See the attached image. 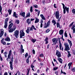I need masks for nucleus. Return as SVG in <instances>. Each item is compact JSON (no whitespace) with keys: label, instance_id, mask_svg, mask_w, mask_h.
<instances>
[{"label":"nucleus","instance_id":"1","mask_svg":"<svg viewBox=\"0 0 75 75\" xmlns=\"http://www.w3.org/2000/svg\"><path fill=\"white\" fill-rule=\"evenodd\" d=\"M55 16L56 17V18L58 19L57 22H59L61 18V16L59 18V11H57L55 13H54Z\"/></svg>","mask_w":75,"mask_h":75},{"label":"nucleus","instance_id":"2","mask_svg":"<svg viewBox=\"0 0 75 75\" xmlns=\"http://www.w3.org/2000/svg\"><path fill=\"white\" fill-rule=\"evenodd\" d=\"M64 45L65 46V51H69V50H70V48L69 47V45L67 43H64Z\"/></svg>","mask_w":75,"mask_h":75},{"label":"nucleus","instance_id":"3","mask_svg":"<svg viewBox=\"0 0 75 75\" xmlns=\"http://www.w3.org/2000/svg\"><path fill=\"white\" fill-rule=\"evenodd\" d=\"M20 38H23V37H24V35H25V33L24 32V30H20Z\"/></svg>","mask_w":75,"mask_h":75},{"label":"nucleus","instance_id":"4","mask_svg":"<svg viewBox=\"0 0 75 75\" xmlns=\"http://www.w3.org/2000/svg\"><path fill=\"white\" fill-rule=\"evenodd\" d=\"M50 21H49L47 23H45L44 24V28H47L48 26L50 25Z\"/></svg>","mask_w":75,"mask_h":75},{"label":"nucleus","instance_id":"5","mask_svg":"<svg viewBox=\"0 0 75 75\" xmlns=\"http://www.w3.org/2000/svg\"><path fill=\"white\" fill-rule=\"evenodd\" d=\"M58 39H57L56 38H54L52 40V41H53V42H55L53 44V45H56L57 44V42H58Z\"/></svg>","mask_w":75,"mask_h":75},{"label":"nucleus","instance_id":"6","mask_svg":"<svg viewBox=\"0 0 75 75\" xmlns=\"http://www.w3.org/2000/svg\"><path fill=\"white\" fill-rule=\"evenodd\" d=\"M58 39H59V49L60 50H62V51H63V50H64V48H63V47H62V44L61 42V41H60V39L59 38ZM61 47H62V49H61Z\"/></svg>","mask_w":75,"mask_h":75},{"label":"nucleus","instance_id":"7","mask_svg":"<svg viewBox=\"0 0 75 75\" xmlns=\"http://www.w3.org/2000/svg\"><path fill=\"white\" fill-rule=\"evenodd\" d=\"M18 35H19V32L18 30H16L14 32V35L15 36L16 38H18Z\"/></svg>","mask_w":75,"mask_h":75},{"label":"nucleus","instance_id":"8","mask_svg":"<svg viewBox=\"0 0 75 75\" xmlns=\"http://www.w3.org/2000/svg\"><path fill=\"white\" fill-rule=\"evenodd\" d=\"M56 55L58 58H61V52H59L58 50L56 51Z\"/></svg>","mask_w":75,"mask_h":75},{"label":"nucleus","instance_id":"9","mask_svg":"<svg viewBox=\"0 0 75 75\" xmlns=\"http://www.w3.org/2000/svg\"><path fill=\"white\" fill-rule=\"evenodd\" d=\"M8 20V18H7L5 21V25L4 26V27L5 28H7V22Z\"/></svg>","mask_w":75,"mask_h":75},{"label":"nucleus","instance_id":"10","mask_svg":"<svg viewBox=\"0 0 75 75\" xmlns=\"http://www.w3.org/2000/svg\"><path fill=\"white\" fill-rule=\"evenodd\" d=\"M63 6V9H66V11H67V13H68L69 12V8H67V6H65V5L63 3H62Z\"/></svg>","mask_w":75,"mask_h":75},{"label":"nucleus","instance_id":"11","mask_svg":"<svg viewBox=\"0 0 75 75\" xmlns=\"http://www.w3.org/2000/svg\"><path fill=\"white\" fill-rule=\"evenodd\" d=\"M16 29V28H11L8 30L9 33H13L14 31H15V30Z\"/></svg>","mask_w":75,"mask_h":75},{"label":"nucleus","instance_id":"12","mask_svg":"<svg viewBox=\"0 0 75 75\" xmlns=\"http://www.w3.org/2000/svg\"><path fill=\"white\" fill-rule=\"evenodd\" d=\"M1 33H0V37H1L4 34V30L3 29H1Z\"/></svg>","mask_w":75,"mask_h":75},{"label":"nucleus","instance_id":"13","mask_svg":"<svg viewBox=\"0 0 75 75\" xmlns=\"http://www.w3.org/2000/svg\"><path fill=\"white\" fill-rule=\"evenodd\" d=\"M9 64H10V68L11 70H13V63L11 62H9Z\"/></svg>","mask_w":75,"mask_h":75},{"label":"nucleus","instance_id":"14","mask_svg":"<svg viewBox=\"0 0 75 75\" xmlns=\"http://www.w3.org/2000/svg\"><path fill=\"white\" fill-rule=\"evenodd\" d=\"M30 31H31V29H30V27H28L26 30V32L27 34H29V32H30Z\"/></svg>","mask_w":75,"mask_h":75},{"label":"nucleus","instance_id":"15","mask_svg":"<svg viewBox=\"0 0 75 75\" xmlns=\"http://www.w3.org/2000/svg\"><path fill=\"white\" fill-rule=\"evenodd\" d=\"M25 12H23L22 13H20V16H21L23 17H25Z\"/></svg>","mask_w":75,"mask_h":75},{"label":"nucleus","instance_id":"16","mask_svg":"<svg viewBox=\"0 0 75 75\" xmlns=\"http://www.w3.org/2000/svg\"><path fill=\"white\" fill-rule=\"evenodd\" d=\"M30 30L33 31V29H34L35 30H36L37 29H36L35 28V27H34V25H33L32 27L30 28Z\"/></svg>","mask_w":75,"mask_h":75},{"label":"nucleus","instance_id":"17","mask_svg":"<svg viewBox=\"0 0 75 75\" xmlns=\"http://www.w3.org/2000/svg\"><path fill=\"white\" fill-rule=\"evenodd\" d=\"M26 23L28 24V25H29L30 24H31V21L30 20V19H28L27 20Z\"/></svg>","mask_w":75,"mask_h":75},{"label":"nucleus","instance_id":"18","mask_svg":"<svg viewBox=\"0 0 75 75\" xmlns=\"http://www.w3.org/2000/svg\"><path fill=\"white\" fill-rule=\"evenodd\" d=\"M57 60L61 63V64H62V59L61 58H57Z\"/></svg>","mask_w":75,"mask_h":75},{"label":"nucleus","instance_id":"19","mask_svg":"<svg viewBox=\"0 0 75 75\" xmlns=\"http://www.w3.org/2000/svg\"><path fill=\"white\" fill-rule=\"evenodd\" d=\"M40 16L41 17V18L42 20H45V17H44L43 14H41L40 15Z\"/></svg>","mask_w":75,"mask_h":75},{"label":"nucleus","instance_id":"20","mask_svg":"<svg viewBox=\"0 0 75 75\" xmlns=\"http://www.w3.org/2000/svg\"><path fill=\"white\" fill-rule=\"evenodd\" d=\"M75 27L73 26L71 28V30H73V34H74L75 33V28H74Z\"/></svg>","mask_w":75,"mask_h":75},{"label":"nucleus","instance_id":"21","mask_svg":"<svg viewBox=\"0 0 75 75\" xmlns=\"http://www.w3.org/2000/svg\"><path fill=\"white\" fill-rule=\"evenodd\" d=\"M64 33V30H61L59 31V34L60 35H62Z\"/></svg>","mask_w":75,"mask_h":75},{"label":"nucleus","instance_id":"22","mask_svg":"<svg viewBox=\"0 0 75 75\" xmlns=\"http://www.w3.org/2000/svg\"><path fill=\"white\" fill-rule=\"evenodd\" d=\"M72 64V62H70L68 64V66L69 67V69H70V68H71V66Z\"/></svg>","mask_w":75,"mask_h":75},{"label":"nucleus","instance_id":"23","mask_svg":"<svg viewBox=\"0 0 75 75\" xmlns=\"http://www.w3.org/2000/svg\"><path fill=\"white\" fill-rule=\"evenodd\" d=\"M57 28L59 27V28H61V26H60V25H59V23H57Z\"/></svg>","mask_w":75,"mask_h":75},{"label":"nucleus","instance_id":"24","mask_svg":"<svg viewBox=\"0 0 75 75\" xmlns=\"http://www.w3.org/2000/svg\"><path fill=\"white\" fill-rule=\"evenodd\" d=\"M13 23H11L9 25V27L8 28L9 29L11 28L12 26H13Z\"/></svg>","mask_w":75,"mask_h":75},{"label":"nucleus","instance_id":"25","mask_svg":"<svg viewBox=\"0 0 75 75\" xmlns=\"http://www.w3.org/2000/svg\"><path fill=\"white\" fill-rule=\"evenodd\" d=\"M52 23H54L53 25H55V24H57V23L56 22V21H55L54 20H53L52 21Z\"/></svg>","mask_w":75,"mask_h":75},{"label":"nucleus","instance_id":"26","mask_svg":"<svg viewBox=\"0 0 75 75\" xmlns=\"http://www.w3.org/2000/svg\"><path fill=\"white\" fill-rule=\"evenodd\" d=\"M40 20L38 18H36L35 21V23H37L39 22V21Z\"/></svg>","mask_w":75,"mask_h":75},{"label":"nucleus","instance_id":"27","mask_svg":"<svg viewBox=\"0 0 75 75\" xmlns=\"http://www.w3.org/2000/svg\"><path fill=\"white\" fill-rule=\"evenodd\" d=\"M8 12L9 13V15H11V12H12V10L9 9L8 11Z\"/></svg>","mask_w":75,"mask_h":75},{"label":"nucleus","instance_id":"28","mask_svg":"<svg viewBox=\"0 0 75 75\" xmlns=\"http://www.w3.org/2000/svg\"><path fill=\"white\" fill-rule=\"evenodd\" d=\"M68 41L70 44V46L71 47L72 46V42H71V41L69 40H68Z\"/></svg>","mask_w":75,"mask_h":75},{"label":"nucleus","instance_id":"29","mask_svg":"<svg viewBox=\"0 0 75 75\" xmlns=\"http://www.w3.org/2000/svg\"><path fill=\"white\" fill-rule=\"evenodd\" d=\"M67 52L68 53V54L67 55V57L68 58H69V57H71V55L70 54V52H69V51H68Z\"/></svg>","mask_w":75,"mask_h":75},{"label":"nucleus","instance_id":"30","mask_svg":"<svg viewBox=\"0 0 75 75\" xmlns=\"http://www.w3.org/2000/svg\"><path fill=\"white\" fill-rule=\"evenodd\" d=\"M5 40L7 41H10V39L9 38H7Z\"/></svg>","mask_w":75,"mask_h":75},{"label":"nucleus","instance_id":"31","mask_svg":"<svg viewBox=\"0 0 75 75\" xmlns=\"http://www.w3.org/2000/svg\"><path fill=\"white\" fill-rule=\"evenodd\" d=\"M10 60V57L8 56V58L6 59V60L8 62Z\"/></svg>","mask_w":75,"mask_h":75},{"label":"nucleus","instance_id":"32","mask_svg":"<svg viewBox=\"0 0 75 75\" xmlns=\"http://www.w3.org/2000/svg\"><path fill=\"white\" fill-rule=\"evenodd\" d=\"M31 41L33 43H34L35 41H36V39H32L31 40Z\"/></svg>","mask_w":75,"mask_h":75},{"label":"nucleus","instance_id":"33","mask_svg":"<svg viewBox=\"0 0 75 75\" xmlns=\"http://www.w3.org/2000/svg\"><path fill=\"white\" fill-rule=\"evenodd\" d=\"M33 7H34V8H38V6L37 5H33Z\"/></svg>","mask_w":75,"mask_h":75},{"label":"nucleus","instance_id":"34","mask_svg":"<svg viewBox=\"0 0 75 75\" xmlns=\"http://www.w3.org/2000/svg\"><path fill=\"white\" fill-rule=\"evenodd\" d=\"M2 71H1V66H0V75H2Z\"/></svg>","mask_w":75,"mask_h":75},{"label":"nucleus","instance_id":"35","mask_svg":"<svg viewBox=\"0 0 75 75\" xmlns=\"http://www.w3.org/2000/svg\"><path fill=\"white\" fill-rule=\"evenodd\" d=\"M16 23L18 24L20 23V21H19V20H16Z\"/></svg>","mask_w":75,"mask_h":75},{"label":"nucleus","instance_id":"36","mask_svg":"<svg viewBox=\"0 0 75 75\" xmlns=\"http://www.w3.org/2000/svg\"><path fill=\"white\" fill-rule=\"evenodd\" d=\"M11 62L10 61V62H11L12 63H13V56H12V57L11 58Z\"/></svg>","mask_w":75,"mask_h":75},{"label":"nucleus","instance_id":"37","mask_svg":"<svg viewBox=\"0 0 75 75\" xmlns=\"http://www.w3.org/2000/svg\"><path fill=\"white\" fill-rule=\"evenodd\" d=\"M64 36L65 37H68L67 35V31H65L64 33Z\"/></svg>","mask_w":75,"mask_h":75},{"label":"nucleus","instance_id":"38","mask_svg":"<svg viewBox=\"0 0 75 75\" xmlns=\"http://www.w3.org/2000/svg\"><path fill=\"white\" fill-rule=\"evenodd\" d=\"M33 7L31 6L30 9V11L31 13H32V12H33Z\"/></svg>","mask_w":75,"mask_h":75},{"label":"nucleus","instance_id":"39","mask_svg":"<svg viewBox=\"0 0 75 75\" xmlns=\"http://www.w3.org/2000/svg\"><path fill=\"white\" fill-rule=\"evenodd\" d=\"M61 74H63L64 75H66V74H66V73H65V72L62 71V69L61 70Z\"/></svg>","mask_w":75,"mask_h":75},{"label":"nucleus","instance_id":"40","mask_svg":"<svg viewBox=\"0 0 75 75\" xmlns=\"http://www.w3.org/2000/svg\"><path fill=\"white\" fill-rule=\"evenodd\" d=\"M30 13L28 12V13L27 14V17H30Z\"/></svg>","mask_w":75,"mask_h":75},{"label":"nucleus","instance_id":"41","mask_svg":"<svg viewBox=\"0 0 75 75\" xmlns=\"http://www.w3.org/2000/svg\"><path fill=\"white\" fill-rule=\"evenodd\" d=\"M46 3H51V0H47L46 2Z\"/></svg>","mask_w":75,"mask_h":75},{"label":"nucleus","instance_id":"42","mask_svg":"<svg viewBox=\"0 0 75 75\" xmlns=\"http://www.w3.org/2000/svg\"><path fill=\"white\" fill-rule=\"evenodd\" d=\"M40 58H42L44 57V55L42 53L40 54Z\"/></svg>","mask_w":75,"mask_h":75},{"label":"nucleus","instance_id":"43","mask_svg":"<svg viewBox=\"0 0 75 75\" xmlns=\"http://www.w3.org/2000/svg\"><path fill=\"white\" fill-rule=\"evenodd\" d=\"M50 31L49 29H47L46 31V33H49V32Z\"/></svg>","mask_w":75,"mask_h":75},{"label":"nucleus","instance_id":"44","mask_svg":"<svg viewBox=\"0 0 75 75\" xmlns=\"http://www.w3.org/2000/svg\"><path fill=\"white\" fill-rule=\"evenodd\" d=\"M28 55V53H26V54L25 55V58H27V56Z\"/></svg>","mask_w":75,"mask_h":75},{"label":"nucleus","instance_id":"45","mask_svg":"<svg viewBox=\"0 0 75 75\" xmlns=\"http://www.w3.org/2000/svg\"><path fill=\"white\" fill-rule=\"evenodd\" d=\"M74 22H72L71 24H70L69 25V27H71V26H72V25H73V24H74Z\"/></svg>","mask_w":75,"mask_h":75},{"label":"nucleus","instance_id":"46","mask_svg":"<svg viewBox=\"0 0 75 75\" xmlns=\"http://www.w3.org/2000/svg\"><path fill=\"white\" fill-rule=\"evenodd\" d=\"M72 12L73 13H74V14L75 13V9L74 8H73L72 10Z\"/></svg>","mask_w":75,"mask_h":75},{"label":"nucleus","instance_id":"47","mask_svg":"<svg viewBox=\"0 0 75 75\" xmlns=\"http://www.w3.org/2000/svg\"><path fill=\"white\" fill-rule=\"evenodd\" d=\"M26 3H28L29 4H30V0H27Z\"/></svg>","mask_w":75,"mask_h":75},{"label":"nucleus","instance_id":"48","mask_svg":"<svg viewBox=\"0 0 75 75\" xmlns=\"http://www.w3.org/2000/svg\"><path fill=\"white\" fill-rule=\"evenodd\" d=\"M66 9H63V13L64 14H65V13H66Z\"/></svg>","mask_w":75,"mask_h":75},{"label":"nucleus","instance_id":"49","mask_svg":"<svg viewBox=\"0 0 75 75\" xmlns=\"http://www.w3.org/2000/svg\"><path fill=\"white\" fill-rule=\"evenodd\" d=\"M58 68L57 67H54L53 68V70H54V71H56V70H57V69H58Z\"/></svg>","mask_w":75,"mask_h":75},{"label":"nucleus","instance_id":"50","mask_svg":"<svg viewBox=\"0 0 75 75\" xmlns=\"http://www.w3.org/2000/svg\"><path fill=\"white\" fill-rule=\"evenodd\" d=\"M4 55L5 56V57H6V58H7V52H5L4 53Z\"/></svg>","mask_w":75,"mask_h":75},{"label":"nucleus","instance_id":"51","mask_svg":"<svg viewBox=\"0 0 75 75\" xmlns=\"http://www.w3.org/2000/svg\"><path fill=\"white\" fill-rule=\"evenodd\" d=\"M1 10H2V7L1 5H0V12H1Z\"/></svg>","mask_w":75,"mask_h":75},{"label":"nucleus","instance_id":"52","mask_svg":"<svg viewBox=\"0 0 75 75\" xmlns=\"http://www.w3.org/2000/svg\"><path fill=\"white\" fill-rule=\"evenodd\" d=\"M16 15V12H14L13 15V17H14V16Z\"/></svg>","mask_w":75,"mask_h":75},{"label":"nucleus","instance_id":"53","mask_svg":"<svg viewBox=\"0 0 75 75\" xmlns=\"http://www.w3.org/2000/svg\"><path fill=\"white\" fill-rule=\"evenodd\" d=\"M1 43H2V44L3 45H6V42H1Z\"/></svg>","mask_w":75,"mask_h":75},{"label":"nucleus","instance_id":"54","mask_svg":"<svg viewBox=\"0 0 75 75\" xmlns=\"http://www.w3.org/2000/svg\"><path fill=\"white\" fill-rule=\"evenodd\" d=\"M42 3L43 4H45V1L44 0H43L42 1Z\"/></svg>","mask_w":75,"mask_h":75},{"label":"nucleus","instance_id":"55","mask_svg":"<svg viewBox=\"0 0 75 75\" xmlns=\"http://www.w3.org/2000/svg\"><path fill=\"white\" fill-rule=\"evenodd\" d=\"M72 71L73 72H75V67H74L72 69Z\"/></svg>","mask_w":75,"mask_h":75},{"label":"nucleus","instance_id":"56","mask_svg":"<svg viewBox=\"0 0 75 75\" xmlns=\"http://www.w3.org/2000/svg\"><path fill=\"white\" fill-rule=\"evenodd\" d=\"M26 62L28 64V63H29V59H27L26 60Z\"/></svg>","mask_w":75,"mask_h":75},{"label":"nucleus","instance_id":"57","mask_svg":"<svg viewBox=\"0 0 75 75\" xmlns=\"http://www.w3.org/2000/svg\"><path fill=\"white\" fill-rule=\"evenodd\" d=\"M32 51H33V54H35V50H34L33 49L32 50Z\"/></svg>","mask_w":75,"mask_h":75},{"label":"nucleus","instance_id":"58","mask_svg":"<svg viewBox=\"0 0 75 75\" xmlns=\"http://www.w3.org/2000/svg\"><path fill=\"white\" fill-rule=\"evenodd\" d=\"M23 45H21V47H20V49L21 50H22V49H23Z\"/></svg>","mask_w":75,"mask_h":75},{"label":"nucleus","instance_id":"59","mask_svg":"<svg viewBox=\"0 0 75 75\" xmlns=\"http://www.w3.org/2000/svg\"><path fill=\"white\" fill-rule=\"evenodd\" d=\"M40 11H39L38 12V16L40 15Z\"/></svg>","mask_w":75,"mask_h":75},{"label":"nucleus","instance_id":"60","mask_svg":"<svg viewBox=\"0 0 75 75\" xmlns=\"http://www.w3.org/2000/svg\"><path fill=\"white\" fill-rule=\"evenodd\" d=\"M31 58V55H29L27 59H29V58Z\"/></svg>","mask_w":75,"mask_h":75},{"label":"nucleus","instance_id":"61","mask_svg":"<svg viewBox=\"0 0 75 75\" xmlns=\"http://www.w3.org/2000/svg\"><path fill=\"white\" fill-rule=\"evenodd\" d=\"M48 40V38L46 37L45 40V41H47Z\"/></svg>","mask_w":75,"mask_h":75},{"label":"nucleus","instance_id":"62","mask_svg":"<svg viewBox=\"0 0 75 75\" xmlns=\"http://www.w3.org/2000/svg\"><path fill=\"white\" fill-rule=\"evenodd\" d=\"M4 75H8V73H7V72H5V73L4 74Z\"/></svg>","mask_w":75,"mask_h":75},{"label":"nucleus","instance_id":"63","mask_svg":"<svg viewBox=\"0 0 75 75\" xmlns=\"http://www.w3.org/2000/svg\"><path fill=\"white\" fill-rule=\"evenodd\" d=\"M54 8H57V6H56V4H54Z\"/></svg>","mask_w":75,"mask_h":75},{"label":"nucleus","instance_id":"64","mask_svg":"<svg viewBox=\"0 0 75 75\" xmlns=\"http://www.w3.org/2000/svg\"><path fill=\"white\" fill-rule=\"evenodd\" d=\"M0 59L1 61H3V58H2V57H0Z\"/></svg>","mask_w":75,"mask_h":75}]
</instances>
